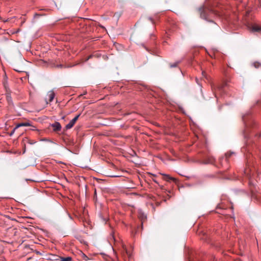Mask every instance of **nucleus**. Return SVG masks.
I'll return each mask as SVG.
<instances>
[{
	"mask_svg": "<svg viewBox=\"0 0 261 261\" xmlns=\"http://www.w3.org/2000/svg\"><path fill=\"white\" fill-rule=\"evenodd\" d=\"M199 11L200 12V17L201 18L208 20L209 15L211 14L214 13V12L212 11H209L208 10H205L202 8L199 9Z\"/></svg>",
	"mask_w": 261,
	"mask_h": 261,
	"instance_id": "nucleus-1",
	"label": "nucleus"
},
{
	"mask_svg": "<svg viewBox=\"0 0 261 261\" xmlns=\"http://www.w3.org/2000/svg\"><path fill=\"white\" fill-rule=\"evenodd\" d=\"M50 126L53 128L54 132H58L61 129V125L58 122H55V123L51 124Z\"/></svg>",
	"mask_w": 261,
	"mask_h": 261,
	"instance_id": "nucleus-2",
	"label": "nucleus"
},
{
	"mask_svg": "<svg viewBox=\"0 0 261 261\" xmlns=\"http://www.w3.org/2000/svg\"><path fill=\"white\" fill-rule=\"evenodd\" d=\"M75 119H72L65 126L66 129L71 128L75 123Z\"/></svg>",
	"mask_w": 261,
	"mask_h": 261,
	"instance_id": "nucleus-3",
	"label": "nucleus"
},
{
	"mask_svg": "<svg viewBox=\"0 0 261 261\" xmlns=\"http://www.w3.org/2000/svg\"><path fill=\"white\" fill-rule=\"evenodd\" d=\"M251 31L252 32H260L261 31V26H259L257 24H254L252 25L251 28Z\"/></svg>",
	"mask_w": 261,
	"mask_h": 261,
	"instance_id": "nucleus-4",
	"label": "nucleus"
},
{
	"mask_svg": "<svg viewBox=\"0 0 261 261\" xmlns=\"http://www.w3.org/2000/svg\"><path fill=\"white\" fill-rule=\"evenodd\" d=\"M161 174L164 176V179L167 181H169L170 180H173L174 181L176 180L175 178L170 176L168 174Z\"/></svg>",
	"mask_w": 261,
	"mask_h": 261,
	"instance_id": "nucleus-5",
	"label": "nucleus"
},
{
	"mask_svg": "<svg viewBox=\"0 0 261 261\" xmlns=\"http://www.w3.org/2000/svg\"><path fill=\"white\" fill-rule=\"evenodd\" d=\"M32 126V124L29 122H22L18 123L16 125V128H19L21 126Z\"/></svg>",
	"mask_w": 261,
	"mask_h": 261,
	"instance_id": "nucleus-6",
	"label": "nucleus"
},
{
	"mask_svg": "<svg viewBox=\"0 0 261 261\" xmlns=\"http://www.w3.org/2000/svg\"><path fill=\"white\" fill-rule=\"evenodd\" d=\"M122 246L123 248V251L126 254V255L128 256L129 258L130 257L131 254L130 252L127 250L126 247L124 244H122Z\"/></svg>",
	"mask_w": 261,
	"mask_h": 261,
	"instance_id": "nucleus-7",
	"label": "nucleus"
},
{
	"mask_svg": "<svg viewBox=\"0 0 261 261\" xmlns=\"http://www.w3.org/2000/svg\"><path fill=\"white\" fill-rule=\"evenodd\" d=\"M48 96L49 97V101L51 102L53 100L55 97V93L53 91H49L48 92Z\"/></svg>",
	"mask_w": 261,
	"mask_h": 261,
	"instance_id": "nucleus-8",
	"label": "nucleus"
},
{
	"mask_svg": "<svg viewBox=\"0 0 261 261\" xmlns=\"http://www.w3.org/2000/svg\"><path fill=\"white\" fill-rule=\"evenodd\" d=\"M215 159L213 156H209L208 157L207 161L206 162V163L207 164H213L215 162Z\"/></svg>",
	"mask_w": 261,
	"mask_h": 261,
	"instance_id": "nucleus-9",
	"label": "nucleus"
},
{
	"mask_svg": "<svg viewBox=\"0 0 261 261\" xmlns=\"http://www.w3.org/2000/svg\"><path fill=\"white\" fill-rule=\"evenodd\" d=\"M245 174L250 179L251 177V171L249 169H246L244 171Z\"/></svg>",
	"mask_w": 261,
	"mask_h": 261,
	"instance_id": "nucleus-10",
	"label": "nucleus"
},
{
	"mask_svg": "<svg viewBox=\"0 0 261 261\" xmlns=\"http://www.w3.org/2000/svg\"><path fill=\"white\" fill-rule=\"evenodd\" d=\"M60 260L61 261H72V258L71 257H70V256H68L66 257H61Z\"/></svg>",
	"mask_w": 261,
	"mask_h": 261,
	"instance_id": "nucleus-11",
	"label": "nucleus"
},
{
	"mask_svg": "<svg viewBox=\"0 0 261 261\" xmlns=\"http://www.w3.org/2000/svg\"><path fill=\"white\" fill-rule=\"evenodd\" d=\"M18 128H16V126L13 129V130L9 134V135L10 136H12L13 135V134H14L15 130L16 129H17Z\"/></svg>",
	"mask_w": 261,
	"mask_h": 261,
	"instance_id": "nucleus-12",
	"label": "nucleus"
},
{
	"mask_svg": "<svg viewBox=\"0 0 261 261\" xmlns=\"http://www.w3.org/2000/svg\"><path fill=\"white\" fill-rule=\"evenodd\" d=\"M80 116V114H79V115H76V116L73 118V119H75V121H76L77 120L78 118H79Z\"/></svg>",
	"mask_w": 261,
	"mask_h": 261,
	"instance_id": "nucleus-13",
	"label": "nucleus"
},
{
	"mask_svg": "<svg viewBox=\"0 0 261 261\" xmlns=\"http://www.w3.org/2000/svg\"><path fill=\"white\" fill-rule=\"evenodd\" d=\"M177 66V63H174L170 65L171 67H175Z\"/></svg>",
	"mask_w": 261,
	"mask_h": 261,
	"instance_id": "nucleus-14",
	"label": "nucleus"
},
{
	"mask_svg": "<svg viewBox=\"0 0 261 261\" xmlns=\"http://www.w3.org/2000/svg\"><path fill=\"white\" fill-rule=\"evenodd\" d=\"M31 126H32V128H31V129H32V130H35V129H36V127H35V126H32V125Z\"/></svg>",
	"mask_w": 261,
	"mask_h": 261,
	"instance_id": "nucleus-15",
	"label": "nucleus"
},
{
	"mask_svg": "<svg viewBox=\"0 0 261 261\" xmlns=\"http://www.w3.org/2000/svg\"><path fill=\"white\" fill-rule=\"evenodd\" d=\"M212 87L213 89H216V87H215L214 85H212Z\"/></svg>",
	"mask_w": 261,
	"mask_h": 261,
	"instance_id": "nucleus-16",
	"label": "nucleus"
},
{
	"mask_svg": "<svg viewBox=\"0 0 261 261\" xmlns=\"http://www.w3.org/2000/svg\"><path fill=\"white\" fill-rule=\"evenodd\" d=\"M153 181L155 182H156V184H158V182H157V181L155 179H153Z\"/></svg>",
	"mask_w": 261,
	"mask_h": 261,
	"instance_id": "nucleus-17",
	"label": "nucleus"
},
{
	"mask_svg": "<svg viewBox=\"0 0 261 261\" xmlns=\"http://www.w3.org/2000/svg\"><path fill=\"white\" fill-rule=\"evenodd\" d=\"M202 75L203 76H205V72L204 71L202 72Z\"/></svg>",
	"mask_w": 261,
	"mask_h": 261,
	"instance_id": "nucleus-18",
	"label": "nucleus"
},
{
	"mask_svg": "<svg viewBox=\"0 0 261 261\" xmlns=\"http://www.w3.org/2000/svg\"><path fill=\"white\" fill-rule=\"evenodd\" d=\"M221 88H222V87H220V86H218V87H217V88H218V89H221Z\"/></svg>",
	"mask_w": 261,
	"mask_h": 261,
	"instance_id": "nucleus-19",
	"label": "nucleus"
},
{
	"mask_svg": "<svg viewBox=\"0 0 261 261\" xmlns=\"http://www.w3.org/2000/svg\"><path fill=\"white\" fill-rule=\"evenodd\" d=\"M4 86H5V88L7 89V86H6V85L5 84H4Z\"/></svg>",
	"mask_w": 261,
	"mask_h": 261,
	"instance_id": "nucleus-20",
	"label": "nucleus"
},
{
	"mask_svg": "<svg viewBox=\"0 0 261 261\" xmlns=\"http://www.w3.org/2000/svg\"><path fill=\"white\" fill-rule=\"evenodd\" d=\"M254 66H255V67H257L256 63H254Z\"/></svg>",
	"mask_w": 261,
	"mask_h": 261,
	"instance_id": "nucleus-21",
	"label": "nucleus"
},
{
	"mask_svg": "<svg viewBox=\"0 0 261 261\" xmlns=\"http://www.w3.org/2000/svg\"><path fill=\"white\" fill-rule=\"evenodd\" d=\"M59 67H62L61 65H59Z\"/></svg>",
	"mask_w": 261,
	"mask_h": 261,
	"instance_id": "nucleus-22",
	"label": "nucleus"
},
{
	"mask_svg": "<svg viewBox=\"0 0 261 261\" xmlns=\"http://www.w3.org/2000/svg\"><path fill=\"white\" fill-rule=\"evenodd\" d=\"M259 1H261V0H259Z\"/></svg>",
	"mask_w": 261,
	"mask_h": 261,
	"instance_id": "nucleus-23",
	"label": "nucleus"
}]
</instances>
